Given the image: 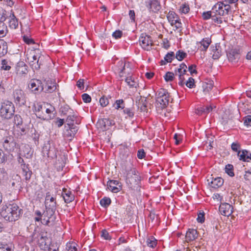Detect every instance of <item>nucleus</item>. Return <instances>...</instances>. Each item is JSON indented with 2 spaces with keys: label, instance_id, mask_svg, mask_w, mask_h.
Segmentation results:
<instances>
[{
  "label": "nucleus",
  "instance_id": "obj_1",
  "mask_svg": "<svg viewBox=\"0 0 251 251\" xmlns=\"http://www.w3.org/2000/svg\"><path fill=\"white\" fill-rule=\"evenodd\" d=\"M23 214V210L15 203L4 205L1 212V215L9 222L18 220Z\"/></svg>",
  "mask_w": 251,
  "mask_h": 251
},
{
  "label": "nucleus",
  "instance_id": "obj_2",
  "mask_svg": "<svg viewBox=\"0 0 251 251\" xmlns=\"http://www.w3.org/2000/svg\"><path fill=\"white\" fill-rule=\"evenodd\" d=\"M126 172V183L128 188L132 190L140 192L141 177L139 172L134 167L127 169Z\"/></svg>",
  "mask_w": 251,
  "mask_h": 251
},
{
  "label": "nucleus",
  "instance_id": "obj_3",
  "mask_svg": "<svg viewBox=\"0 0 251 251\" xmlns=\"http://www.w3.org/2000/svg\"><path fill=\"white\" fill-rule=\"evenodd\" d=\"M46 206V210L43 213L39 210L35 211L36 217L34 220L36 222L41 221L43 225L50 226L53 225L56 219L55 210L48 208L47 206Z\"/></svg>",
  "mask_w": 251,
  "mask_h": 251
},
{
  "label": "nucleus",
  "instance_id": "obj_4",
  "mask_svg": "<svg viewBox=\"0 0 251 251\" xmlns=\"http://www.w3.org/2000/svg\"><path fill=\"white\" fill-rule=\"evenodd\" d=\"M231 6L229 4H225L223 2H218L212 7L214 14V22L218 24L223 23V18L227 16L230 10Z\"/></svg>",
  "mask_w": 251,
  "mask_h": 251
},
{
  "label": "nucleus",
  "instance_id": "obj_5",
  "mask_svg": "<svg viewBox=\"0 0 251 251\" xmlns=\"http://www.w3.org/2000/svg\"><path fill=\"white\" fill-rule=\"evenodd\" d=\"M114 70L115 73L119 75L121 78L120 80L122 81L124 78L133 73L132 64L129 62L123 60H120L117 63Z\"/></svg>",
  "mask_w": 251,
  "mask_h": 251
},
{
  "label": "nucleus",
  "instance_id": "obj_6",
  "mask_svg": "<svg viewBox=\"0 0 251 251\" xmlns=\"http://www.w3.org/2000/svg\"><path fill=\"white\" fill-rule=\"evenodd\" d=\"M156 101L160 103L161 108H166L169 103L173 100L167 90L163 89H159L156 94Z\"/></svg>",
  "mask_w": 251,
  "mask_h": 251
},
{
  "label": "nucleus",
  "instance_id": "obj_7",
  "mask_svg": "<svg viewBox=\"0 0 251 251\" xmlns=\"http://www.w3.org/2000/svg\"><path fill=\"white\" fill-rule=\"evenodd\" d=\"M15 112V107L13 103L9 101L3 102L0 109V116L5 119H10Z\"/></svg>",
  "mask_w": 251,
  "mask_h": 251
},
{
  "label": "nucleus",
  "instance_id": "obj_8",
  "mask_svg": "<svg viewBox=\"0 0 251 251\" xmlns=\"http://www.w3.org/2000/svg\"><path fill=\"white\" fill-rule=\"evenodd\" d=\"M167 19L171 26L175 27V30L181 32L182 24L179 16L175 12L170 11L167 14Z\"/></svg>",
  "mask_w": 251,
  "mask_h": 251
},
{
  "label": "nucleus",
  "instance_id": "obj_9",
  "mask_svg": "<svg viewBox=\"0 0 251 251\" xmlns=\"http://www.w3.org/2000/svg\"><path fill=\"white\" fill-rule=\"evenodd\" d=\"M41 52L39 50H31L27 54V58L33 69L38 70L40 68L41 62H39Z\"/></svg>",
  "mask_w": 251,
  "mask_h": 251
},
{
  "label": "nucleus",
  "instance_id": "obj_10",
  "mask_svg": "<svg viewBox=\"0 0 251 251\" xmlns=\"http://www.w3.org/2000/svg\"><path fill=\"white\" fill-rule=\"evenodd\" d=\"M187 67L184 63H181L179 68L177 70L175 71V75L178 76V84L181 86H183L185 84V75H187Z\"/></svg>",
  "mask_w": 251,
  "mask_h": 251
},
{
  "label": "nucleus",
  "instance_id": "obj_11",
  "mask_svg": "<svg viewBox=\"0 0 251 251\" xmlns=\"http://www.w3.org/2000/svg\"><path fill=\"white\" fill-rule=\"evenodd\" d=\"M140 46L142 48L146 50H150L153 45V41L151 37L145 33H142L139 40Z\"/></svg>",
  "mask_w": 251,
  "mask_h": 251
},
{
  "label": "nucleus",
  "instance_id": "obj_12",
  "mask_svg": "<svg viewBox=\"0 0 251 251\" xmlns=\"http://www.w3.org/2000/svg\"><path fill=\"white\" fill-rule=\"evenodd\" d=\"M13 97L14 101L19 106H22L25 104L26 98L24 91L21 89H16L13 91Z\"/></svg>",
  "mask_w": 251,
  "mask_h": 251
},
{
  "label": "nucleus",
  "instance_id": "obj_13",
  "mask_svg": "<svg viewBox=\"0 0 251 251\" xmlns=\"http://www.w3.org/2000/svg\"><path fill=\"white\" fill-rule=\"evenodd\" d=\"M28 87L32 92L35 94L42 92L44 89L42 82L40 80L37 79H32L29 83Z\"/></svg>",
  "mask_w": 251,
  "mask_h": 251
},
{
  "label": "nucleus",
  "instance_id": "obj_14",
  "mask_svg": "<svg viewBox=\"0 0 251 251\" xmlns=\"http://www.w3.org/2000/svg\"><path fill=\"white\" fill-rule=\"evenodd\" d=\"M124 79L129 88L137 89L139 87L138 78L134 73H132Z\"/></svg>",
  "mask_w": 251,
  "mask_h": 251
},
{
  "label": "nucleus",
  "instance_id": "obj_15",
  "mask_svg": "<svg viewBox=\"0 0 251 251\" xmlns=\"http://www.w3.org/2000/svg\"><path fill=\"white\" fill-rule=\"evenodd\" d=\"M57 151L54 146L46 145L43 148L42 153L44 156L53 159L57 157Z\"/></svg>",
  "mask_w": 251,
  "mask_h": 251
},
{
  "label": "nucleus",
  "instance_id": "obj_16",
  "mask_svg": "<svg viewBox=\"0 0 251 251\" xmlns=\"http://www.w3.org/2000/svg\"><path fill=\"white\" fill-rule=\"evenodd\" d=\"M45 106H43L42 104L37 103L34 105V111L35 112V114L37 117L44 121H48L49 119H50V116L49 117L47 115L46 116L44 115V109Z\"/></svg>",
  "mask_w": 251,
  "mask_h": 251
},
{
  "label": "nucleus",
  "instance_id": "obj_17",
  "mask_svg": "<svg viewBox=\"0 0 251 251\" xmlns=\"http://www.w3.org/2000/svg\"><path fill=\"white\" fill-rule=\"evenodd\" d=\"M37 243L38 246L41 250H46L48 248L49 244L48 237L46 235H44V234H39L37 236Z\"/></svg>",
  "mask_w": 251,
  "mask_h": 251
},
{
  "label": "nucleus",
  "instance_id": "obj_18",
  "mask_svg": "<svg viewBox=\"0 0 251 251\" xmlns=\"http://www.w3.org/2000/svg\"><path fill=\"white\" fill-rule=\"evenodd\" d=\"M146 6L150 11L157 13L161 8L160 2L158 0H148L146 1Z\"/></svg>",
  "mask_w": 251,
  "mask_h": 251
},
{
  "label": "nucleus",
  "instance_id": "obj_19",
  "mask_svg": "<svg viewBox=\"0 0 251 251\" xmlns=\"http://www.w3.org/2000/svg\"><path fill=\"white\" fill-rule=\"evenodd\" d=\"M16 145V143L14 141L13 137L11 136L6 137L3 143V148L8 151H13Z\"/></svg>",
  "mask_w": 251,
  "mask_h": 251
},
{
  "label": "nucleus",
  "instance_id": "obj_20",
  "mask_svg": "<svg viewBox=\"0 0 251 251\" xmlns=\"http://www.w3.org/2000/svg\"><path fill=\"white\" fill-rule=\"evenodd\" d=\"M45 84L44 89L46 93H52L57 89V87H58L55 81L50 78L45 79Z\"/></svg>",
  "mask_w": 251,
  "mask_h": 251
},
{
  "label": "nucleus",
  "instance_id": "obj_21",
  "mask_svg": "<svg viewBox=\"0 0 251 251\" xmlns=\"http://www.w3.org/2000/svg\"><path fill=\"white\" fill-rule=\"evenodd\" d=\"M107 188L113 193H118L122 189L121 183L115 180H109L107 182Z\"/></svg>",
  "mask_w": 251,
  "mask_h": 251
},
{
  "label": "nucleus",
  "instance_id": "obj_22",
  "mask_svg": "<svg viewBox=\"0 0 251 251\" xmlns=\"http://www.w3.org/2000/svg\"><path fill=\"white\" fill-rule=\"evenodd\" d=\"M61 197L63 198L64 202L66 203H69L75 200V195L73 192L67 188H64L62 189Z\"/></svg>",
  "mask_w": 251,
  "mask_h": 251
},
{
  "label": "nucleus",
  "instance_id": "obj_23",
  "mask_svg": "<svg viewBox=\"0 0 251 251\" xmlns=\"http://www.w3.org/2000/svg\"><path fill=\"white\" fill-rule=\"evenodd\" d=\"M221 214L225 216H229L233 212V207L227 203H222L219 206Z\"/></svg>",
  "mask_w": 251,
  "mask_h": 251
},
{
  "label": "nucleus",
  "instance_id": "obj_24",
  "mask_svg": "<svg viewBox=\"0 0 251 251\" xmlns=\"http://www.w3.org/2000/svg\"><path fill=\"white\" fill-rule=\"evenodd\" d=\"M45 204L48 208L56 210V198L54 197L51 196L50 193L48 192L46 193L45 198Z\"/></svg>",
  "mask_w": 251,
  "mask_h": 251
},
{
  "label": "nucleus",
  "instance_id": "obj_25",
  "mask_svg": "<svg viewBox=\"0 0 251 251\" xmlns=\"http://www.w3.org/2000/svg\"><path fill=\"white\" fill-rule=\"evenodd\" d=\"M8 25L11 29H16L18 27V20L14 15V12L10 11L9 16H8Z\"/></svg>",
  "mask_w": 251,
  "mask_h": 251
},
{
  "label": "nucleus",
  "instance_id": "obj_26",
  "mask_svg": "<svg viewBox=\"0 0 251 251\" xmlns=\"http://www.w3.org/2000/svg\"><path fill=\"white\" fill-rule=\"evenodd\" d=\"M212 58L214 59H219L222 54V49L220 43H216L214 46H211Z\"/></svg>",
  "mask_w": 251,
  "mask_h": 251
},
{
  "label": "nucleus",
  "instance_id": "obj_27",
  "mask_svg": "<svg viewBox=\"0 0 251 251\" xmlns=\"http://www.w3.org/2000/svg\"><path fill=\"white\" fill-rule=\"evenodd\" d=\"M227 56L228 60L232 63L238 62L240 58V54L236 49H232L227 52Z\"/></svg>",
  "mask_w": 251,
  "mask_h": 251
},
{
  "label": "nucleus",
  "instance_id": "obj_28",
  "mask_svg": "<svg viewBox=\"0 0 251 251\" xmlns=\"http://www.w3.org/2000/svg\"><path fill=\"white\" fill-rule=\"evenodd\" d=\"M113 121L109 119L104 118L100 119L98 123L97 126L99 128L102 130H106L112 125Z\"/></svg>",
  "mask_w": 251,
  "mask_h": 251
},
{
  "label": "nucleus",
  "instance_id": "obj_29",
  "mask_svg": "<svg viewBox=\"0 0 251 251\" xmlns=\"http://www.w3.org/2000/svg\"><path fill=\"white\" fill-rule=\"evenodd\" d=\"M78 128L77 126H69V129H66L64 137L70 141H72L77 133Z\"/></svg>",
  "mask_w": 251,
  "mask_h": 251
},
{
  "label": "nucleus",
  "instance_id": "obj_30",
  "mask_svg": "<svg viewBox=\"0 0 251 251\" xmlns=\"http://www.w3.org/2000/svg\"><path fill=\"white\" fill-rule=\"evenodd\" d=\"M237 156L240 160L249 162L251 161V153L246 150L239 151Z\"/></svg>",
  "mask_w": 251,
  "mask_h": 251
},
{
  "label": "nucleus",
  "instance_id": "obj_31",
  "mask_svg": "<svg viewBox=\"0 0 251 251\" xmlns=\"http://www.w3.org/2000/svg\"><path fill=\"white\" fill-rule=\"evenodd\" d=\"M27 66L23 61H19L16 67V72L17 74L22 75L27 73Z\"/></svg>",
  "mask_w": 251,
  "mask_h": 251
},
{
  "label": "nucleus",
  "instance_id": "obj_32",
  "mask_svg": "<svg viewBox=\"0 0 251 251\" xmlns=\"http://www.w3.org/2000/svg\"><path fill=\"white\" fill-rule=\"evenodd\" d=\"M198 237V232L194 229H189L186 232L185 238L187 242L195 240Z\"/></svg>",
  "mask_w": 251,
  "mask_h": 251
},
{
  "label": "nucleus",
  "instance_id": "obj_33",
  "mask_svg": "<svg viewBox=\"0 0 251 251\" xmlns=\"http://www.w3.org/2000/svg\"><path fill=\"white\" fill-rule=\"evenodd\" d=\"M22 174L25 177L26 182L28 181L32 175V172L30 170L28 164H23L22 167Z\"/></svg>",
  "mask_w": 251,
  "mask_h": 251
},
{
  "label": "nucleus",
  "instance_id": "obj_34",
  "mask_svg": "<svg viewBox=\"0 0 251 251\" xmlns=\"http://www.w3.org/2000/svg\"><path fill=\"white\" fill-rule=\"evenodd\" d=\"M211 39L210 38L207 37L202 39L199 44L201 45L200 49L201 51H206L208 48L209 45L211 43Z\"/></svg>",
  "mask_w": 251,
  "mask_h": 251
},
{
  "label": "nucleus",
  "instance_id": "obj_35",
  "mask_svg": "<svg viewBox=\"0 0 251 251\" xmlns=\"http://www.w3.org/2000/svg\"><path fill=\"white\" fill-rule=\"evenodd\" d=\"M66 122L68 126H76L75 124H79L80 122L79 119L74 115H69L68 116L67 118L66 119Z\"/></svg>",
  "mask_w": 251,
  "mask_h": 251
},
{
  "label": "nucleus",
  "instance_id": "obj_36",
  "mask_svg": "<svg viewBox=\"0 0 251 251\" xmlns=\"http://www.w3.org/2000/svg\"><path fill=\"white\" fill-rule=\"evenodd\" d=\"M223 179L219 177L212 178V180L209 182L210 186L214 189H217L221 187L223 185Z\"/></svg>",
  "mask_w": 251,
  "mask_h": 251
},
{
  "label": "nucleus",
  "instance_id": "obj_37",
  "mask_svg": "<svg viewBox=\"0 0 251 251\" xmlns=\"http://www.w3.org/2000/svg\"><path fill=\"white\" fill-rule=\"evenodd\" d=\"M30 152V149L28 146L25 145L20 149L19 155L29 158L32 155Z\"/></svg>",
  "mask_w": 251,
  "mask_h": 251
},
{
  "label": "nucleus",
  "instance_id": "obj_38",
  "mask_svg": "<svg viewBox=\"0 0 251 251\" xmlns=\"http://www.w3.org/2000/svg\"><path fill=\"white\" fill-rule=\"evenodd\" d=\"M55 110L54 107L51 105H50L49 107H45L44 109V115L46 116L47 115L49 117L50 116V118L49 119L48 121L53 119L55 116Z\"/></svg>",
  "mask_w": 251,
  "mask_h": 251
},
{
  "label": "nucleus",
  "instance_id": "obj_39",
  "mask_svg": "<svg viewBox=\"0 0 251 251\" xmlns=\"http://www.w3.org/2000/svg\"><path fill=\"white\" fill-rule=\"evenodd\" d=\"M175 53L173 51H171L168 52L164 57V60H162L160 61V65H165L167 63H170L175 58Z\"/></svg>",
  "mask_w": 251,
  "mask_h": 251
},
{
  "label": "nucleus",
  "instance_id": "obj_40",
  "mask_svg": "<svg viewBox=\"0 0 251 251\" xmlns=\"http://www.w3.org/2000/svg\"><path fill=\"white\" fill-rule=\"evenodd\" d=\"M203 92L205 94L208 93L213 88V82L212 80H208L207 82H202Z\"/></svg>",
  "mask_w": 251,
  "mask_h": 251
},
{
  "label": "nucleus",
  "instance_id": "obj_41",
  "mask_svg": "<svg viewBox=\"0 0 251 251\" xmlns=\"http://www.w3.org/2000/svg\"><path fill=\"white\" fill-rule=\"evenodd\" d=\"M13 63L9 60L4 59L1 62V70L5 71H9L13 65Z\"/></svg>",
  "mask_w": 251,
  "mask_h": 251
},
{
  "label": "nucleus",
  "instance_id": "obj_42",
  "mask_svg": "<svg viewBox=\"0 0 251 251\" xmlns=\"http://www.w3.org/2000/svg\"><path fill=\"white\" fill-rule=\"evenodd\" d=\"M14 246L12 244L0 242V251H14Z\"/></svg>",
  "mask_w": 251,
  "mask_h": 251
},
{
  "label": "nucleus",
  "instance_id": "obj_43",
  "mask_svg": "<svg viewBox=\"0 0 251 251\" xmlns=\"http://www.w3.org/2000/svg\"><path fill=\"white\" fill-rule=\"evenodd\" d=\"M8 179V174L4 168H0V184Z\"/></svg>",
  "mask_w": 251,
  "mask_h": 251
},
{
  "label": "nucleus",
  "instance_id": "obj_44",
  "mask_svg": "<svg viewBox=\"0 0 251 251\" xmlns=\"http://www.w3.org/2000/svg\"><path fill=\"white\" fill-rule=\"evenodd\" d=\"M157 244V240L153 236H150L147 238L146 244L148 247L153 248L156 246Z\"/></svg>",
  "mask_w": 251,
  "mask_h": 251
},
{
  "label": "nucleus",
  "instance_id": "obj_45",
  "mask_svg": "<svg viewBox=\"0 0 251 251\" xmlns=\"http://www.w3.org/2000/svg\"><path fill=\"white\" fill-rule=\"evenodd\" d=\"M10 11H7L2 7L0 6V22H4L9 16Z\"/></svg>",
  "mask_w": 251,
  "mask_h": 251
},
{
  "label": "nucleus",
  "instance_id": "obj_46",
  "mask_svg": "<svg viewBox=\"0 0 251 251\" xmlns=\"http://www.w3.org/2000/svg\"><path fill=\"white\" fill-rule=\"evenodd\" d=\"M125 102L123 99L117 100L113 104V107L116 110L124 109L125 108Z\"/></svg>",
  "mask_w": 251,
  "mask_h": 251
},
{
  "label": "nucleus",
  "instance_id": "obj_47",
  "mask_svg": "<svg viewBox=\"0 0 251 251\" xmlns=\"http://www.w3.org/2000/svg\"><path fill=\"white\" fill-rule=\"evenodd\" d=\"M123 112L126 115V118H129L130 119H132L134 116V108H125L123 109Z\"/></svg>",
  "mask_w": 251,
  "mask_h": 251
},
{
  "label": "nucleus",
  "instance_id": "obj_48",
  "mask_svg": "<svg viewBox=\"0 0 251 251\" xmlns=\"http://www.w3.org/2000/svg\"><path fill=\"white\" fill-rule=\"evenodd\" d=\"M7 32L6 25L3 22H0V38L5 36Z\"/></svg>",
  "mask_w": 251,
  "mask_h": 251
},
{
  "label": "nucleus",
  "instance_id": "obj_49",
  "mask_svg": "<svg viewBox=\"0 0 251 251\" xmlns=\"http://www.w3.org/2000/svg\"><path fill=\"white\" fill-rule=\"evenodd\" d=\"M214 14L212 12V9L211 11L204 12L202 13V19L204 20H207L210 18H212V20L214 22Z\"/></svg>",
  "mask_w": 251,
  "mask_h": 251
},
{
  "label": "nucleus",
  "instance_id": "obj_50",
  "mask_svg": "<svg viewBox=\"0 0 251 251\" xmlns=\"http://www.w3.org/2000/svg\"><path fill=\"white\" fill-rule=\"evenodd\" d=\"M14 125L16 127L14 126L15 128H18L19 126H22L23 125V119L20 115H16L14 117Z\"/></svg>",
  "mask_w": 251,
  "mask_h": 251
},
{
  "label": "nucleus",
  "instance_id": "obj_51",
  "mask_svg": "<svg viewBox=\"0 0 251 251\" xmlns=\"http://www.w3.org/2000/svg\"><path fill=\"white\" fill-rule=\"evenodd\" d=\"M187 55V53L182 50H178L176 52L175 57L178 61H182L186 57Z\"/></svg>",
  "mask_w": 251,
  "mask_h": 251
},
{
  "label": "nucleus",
  "instance_id": "obj_52",
  "mask_svg": "<svg viewBox=\"0 0 251 251\" xmlns=\"http://www.w3.org/2000/svg\"><path fill=\"white\" fill-rule=\"evenodd\" d=\"M100 204L103 207H107L111 203V199L108 197H104L100 201Z\"/></svg>",
  "mask_w": 251,
  "mask_h": 251
},
{
  "label": "nucleus",
  "instance_id": "obj_53",
  "mask_svg": "<svg viewBox=\"0 0 251 251\" xmlns=\"http://www.w3.org/2000/svg\"><path fill=\"white\" fill-rule=\"evenodd\" d=\"M71 111H73V110L68 105L62 106L60 109V112L62 115H67L68 113H71Z\"/></svg>",
  "mask_w": 251,
  "mask_h": 251
},
{
  "label": "nucleus",
  "instance_id": "obj_54",
  "mask_svg": "<svg viewBox=\"0 0 251 251\" xmlns=\"http://www.w3.org/2000/svg\"><path fill=\"white\" fill-rule=\"evenodd\" d=\"M226 172L230 176H233L234 173L233 172V166L231 164H227L225 168Z\"/></svg>",
  "mask_w": 251,
  "mask_h": 251
},
{
  "label": "nucleus",
  "instance_id": "obj_55",
  "mask_svg": "<svg viewBox=\"0 0 251 251\" xmlns=\"http://www.w3.org/2000/svg\"><path fill=\"white\" fill-rule=\"evenodd\" d=\"M186 85L189 88H193L195 87V79L190 77L188 78V80L185 82Z\"/></svg>",
  "mask_w": 251,
  "mask_h": 251
},
{
  "label": "nucleus",
  "instance_id": "obj_56",
  "mask_svg": "<svg viewBox=\"0 0 251 251\" xmlns=\"http://www.w3.org/2000/svg\"><path fill=\"white\" fill-rule=\"evenodd\" d=\"M147 101L146 100H145L144 101L142 100L141 102L139 103V107L141 111L145 112L147 111Z\"/></svg>",
  "mask_w": 251,
  "mask_h": 251
},
{
  "label": "nucleus",
  "instance_id": "obj_57",
  "mask_svg": "<svg viewBox=\"0 0 251 251\" xmlns=\"http://www.w3.org/2000/svg\"><path fill=\"white\" fill-rule=\"evenodd\" d=\"M8 155L0 149V163H5L7 160Z\"/></svg>",
  "mask_w": 251,
  "mask_h": 251
},
{
  "label": "nucleus",
  "instance_id": "obj_58",
  "mask_svg": "<svg viewBox=\"0 0 251 251\" xmlns=\"http://www.w3.org/2000/svg\"><path fill=\"white\" fill-rule=\"evenodd\" d=\"M175 77V74L172 72H167L164 76L165 79L166 81H172Z\"/></svg>",
  "mask_w": 251,
  "mask_h": 251
},
{
  "label": "nucleus",
  "instance_id": "obj_59",
  "mask_svg": "<svg viewBox=\"0 0 251 251\" xmlns=\"http://www.w3.org/2000/svg\"><path fill=\"white\" fill-rule=\"evenodd\" d=\"M47 249L48 251H59V246L56 243H50Z\"/></svg>",
  "mask_w": 251,
  "mask_h": 251
},
{
  "label": "nucleus",
  "instance_id": "obj_60",
  "mask_svg": "<svg viewBox=\"0 0 251 251\" xmlns=\"http://www.w3.org/2000/svg\"><path fill=\"white\" fill-rule=\"evenodd\" d=\"M240 147L241 145L238 142H233L231 145V148L232 150L235 152H237V153L239 151H240L239 150L240 149Z\"/></svg>",
  "mask_w": 251,
  "mask_h": 251
},
{
  "label": "nucleus",
  "instance_id": "obj_61",
  "mask_svg": "<svg viewBox=\"0 0 251 251\" xmlns=\"http://www.w3.org/2000/svg\"><path fill=\"white\" fill-rule=\"evenodd\" d=\"M100 103L103 107L106 106L109 104V100L107 98L103 96L100 99Z\"/></svg>",
  "mask_w": 251,
  "mask_h": 251
},
{
  "label": "nucleus",
  "instance_id": "obj_62",
  "mask_svg": "<svg viewBox=\"0 0 251 251\" xmlns=\"http://www.w3.org/2000/svg\"><path fill=\"white\" fill-rule=\"evenodd\" d=\"M180 11L182 13H188L190 11L189 5L186 3L183 4L180 8Z\"/></svg>",
  "mask_w": 251,
  "mask_h": 251
},
{
  "label": "nucleus",
  "instance_id": "obj_63",
  "mask_svg": "<svg viewBox=\"0 0 251 251\" xmlns=\"http://www.w3.org/2000/svg\"><path fill=\"white\" fill-rule=\"evenodd\" d=\"M23 41L27 45H33L35 44V42L33 39L26 35H24L23 36Z\"/></svg>",
  "mask_w": 251,
  "mask_h": 251
},
{
  "label": "nucleus",
  "instance_id": "obj_64",
  "mask_svg": "<svg viewBox=\"0 0 251 251\" xmlns=\"http://www.w3.org/2000/svg\"><path fill=\"white\" fill-rule=\"evenodd\" d=\"M66 249L67 251H77V249L76 248L75 243L67 245Z\"/></svg>",
  "mask_w": 251,
  "mask_h": 251
}]
</instances>
